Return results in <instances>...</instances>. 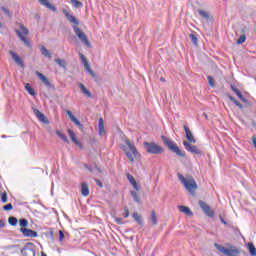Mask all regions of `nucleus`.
I'll use <instances>...</instances> for the list:
<instances>
[{
  "label": "nucleus",
  "mask_w": 256,
  "mask_h": 256,
  "mask_svg": "<svg viewBox=\"0 0 256 256\" xmlns=\"http://www.w3.org/2000/svg\"><path fill=\"white\" fill-rule=\"evenodd\" d=\"M62 13L66 17L67 21L71 23L72 29L75 35L81 41V43H83V45L91 49V42H89L87 35L85 34V32L81 31V29L78 27L79 19H77V17L73 15V12H71V10L67 8H62Z\"/></svg>",
  "instance_id": "nucleus-1"
},
{
  "label": "nucleus",
  "mask_w": 256,
  "mask_h": 256,
  "mask_svg": "<svg viewBox=\"0 0 256 256\" xmlns=\"http://www.w3.org/2000/svg\"><path fill=\"white\" fill-rule=\"evenodd\" d=\"M125 144L126 146H123V151L126 157H128L130 163H135V158L140 155L139 151H137V147L131 142V140H129V138L125 139Z\"/></svg>",
  "instance_id": "nucleus-2"
},
{
  "label": "nucleus",
  "mask_w": 256,
  "mask_h": 256,
  "mask_svg": "<svg viewBox=\"0 0 256 256\" xmlns=\"http://www.w3.org/2000/svg\"><path fill=\"white\" fill-rule=\"evenodd\" d=\"M161 139L163 141V144L169 149V151H172V153H175V155H177L178 157H185V151L181 150L179 146H177V143L171 140V138L162 135Z\"/></svg>",
  "instance_id": "nucleus-3"
},
{
  "label": "nucleus",
  "mask_w": 256,
  "mask_h": 256,
  "mask_svg": "<svg viewBox=\"0 0 256 256\" xmlns=\"http://www.w3.org/2000/svg\"><path fill=\"white\" fill-rule=\"evenodd\" d=\"M178 179L181 181L182 185H184L185 189L188 190L190 195H195V191H197V182H195V179H186L181 173H178Z\"/></svg>",
  "instance_id": "nucleus-4"
},
{
  "label": "nucleus",
  "mask_w": 256,
  "mask_h": 256,
  "mask_svg": "<svg viewBox=\"0 0 256 256\" xmlns=\"http://www.w3.org/2000/svg\"><path fill=\"white\" fill-rule=\"evenodd\" d=\"M144 149L150 154V155H161V153H165V148L159 146L155 142H144Z\"/></svg>",
  "instance_id": "nucleus-5"
},
{
  "label": "nucleus",
  "mask_w": 256,
  "mask_h": 256,
  "mask_svg": "<svg viewBox=\"0 0 256 256\" xmlns=\"http://www.w3.org/2000/svg\"><path fill=\"white\" fill-rule=\"evenodd\" d=\"M214 247L217 249V251L227 256H238L241 253V250H239V248L236 246H231L230 249H228L220 244L215 243Z\"/></svg>",
  "instance_id": "nucleus-6"
},
{
  "label": "nucleus",
  "mask_w": 256,
  "mask_h": 256,
  "mask_svg": "<svg viewBox=\"0 0 256 256\" xmlns=\"http://www.w3.org/2000/svg\"><path fill=\"white\" fill-rule=\"evenodd\" d=\"M20 30H15L16 35L19 37V39H21V41H23L24 45H26V47H31V42L24 36V35H29V29H27V27H25V25L20 24Z\"/></svg>",
  "instance_id": "nucleus-7"
},
{
  "label": "nucleus",
  "mask_w": 256,
  "mask_h": 256,
  "mask_svg": "<svg viewBox=\"0 0 256 256\" xmlns=\"http://www.w3.org/2000/svg\"><path fill=\"white\" fill-rule=\"evenodd\" d=\"M198 205L207 217H215V211H213V209H211V206L206 204L205 201L199 200Z\"/></svg>",
  "instance_id": "nucleus-8"
},
{
  "label": "nucleus",
  "mask_w": 256,
  "mask_h": 256,
  "mask_svg": "<svg viewBox=\"0 0 256 256\" xmlns=\"http://www.w3.org/2000/svg\"><path fill=\"white\" fill-rule=\"evenodd\" d=\"M21 254L23 256H35V244L28 242L26 245L21 249Z\"/></svg>",
  "instance_id": "nucleus-9"
},
{
  "label": "nucleus",
  "mask_w": 256,
  "mask_h": 256,
  "mask_svg": "<svg viewBox=\"0 0 256 256\" xmlns=\"http://www.w3.org/2000/svg\"><path fill=\"white\" fill-rule=\"evenodd\" d=\"M183 145H184L186 151H188V153H192L193 155H203V151H201V149H199V147L192 145L187 141H184Z\"/></svg>",
  "instance_id": "nucleus-10"
},
{
  "label": "nucleus",
  "mask_w": 256,
  "mask_h": 256,
  "mask_svg": "<svg viewBox=\"0 0 256 256\" xmlns=\"http://www.w3.org/2000/svg\"><path fill=\"white\" fill-rule=\"evenodd\" d=\"M35 75H37V77L40 79V81H42V83L45 85V87H47L48 89H55V85L51 84L49 79L46 78V76L43 75V73L36 71Z\"/></svg>",
  "instance_id": "nucleus-11"
},
{
  "label": "nucleus",
  "mask_w": 256,
  "mask_h": 256,
  "mask_svg": "<svg viewBox=\"0 0 256 256\" xmlns=\"http://www.w3.org/2000/svg\"><path fill=\"white\" fill-rule=\"evenodd\" d=\"M34 115L41 121V123H45V125H49V119L45 117V114L41 113L37 108L33 109Z\"/></svg>",
  "instance_id": "nucleus-12"
},
{
  "label": "nucleus",
  "mask_w": 256,
  "mask_h": 256,
  "mask_svg": "<svg viewBox=\"0 0 256 256\" xmlns=\"http://www.w3.org/2000/svg\"><path fill=\"white\" fill-rule=\"evenodd\" d=\"M20 233H22L24 237H39V234L36 231L27 228H20Z\"/></svg>",
  "instance_id": "nucleus-13"
},
{
  "label": "nucleus",
  "mask_w": 256,
  "mask_h": 256,
  "mask_svg": "<svg viewBox=\"0 0 256 256\" xmlns=\"http://www.w3.org/2000/svg\"><path fill=\"white\" fill-rule=\"evenodd\" d=\"M66 113L69 119L72 121V123H75V125L79 127V129H83V125L81 124V121H79V119H77V117L73 115V112H71V110H66Z\"/></svg>",
  "instance_id": "nucleus-14"
},
{
  "label": "nucleus",
  "mask_w": 256,
  "mask_h": 256,
  "mask_svg": "<svg viewBox=\"0 0 256 256\" xmlns=\"http://www.w3.org/2000/svg\"><path fill=\"white\" fill-rule=\"evenodd\" d=\"M184 131L186 133V139L188 141V143H197V140L195 139V137L193 136V133L191 132V130L189 129V127H187V125H184Z\"/></svg>",
  "instance_id": "nucleus-15"
},
{
  "label": "nucleus",
  "mask_w": 256,
  "mask_h": 256,
  "mask_svg": "<svg viewBox=\"0 0 256 256\" xmlns=\"http://www.w3.org/2000/svg\"><path fill=\"white\" fill-rule=\"evenodd\" d=\"M9 54L11 55L12 59L15 61L19 67H25V64L23 63V59L17 55V53L10 51Z\"/></svg>",
  "instance_id": "nucleus-16"
},
{
  "label": "nucleus",
  "mask_w": 256,
  "mask_h": 256,
  "mask_svg": "<svg viewBox=\"0 0 256 256\" xmlns=\"http://www.w3.org/2000/svg\"><path fill=\"white\" fill-rule=\"evenodd\" d=\"M39 3L47 9H50V11H53L54 13L57 11V7L53 6V4L49 2V0H39Z\"/></svg>",
  "instance_id": "nucleus-17"
},
{
  "label": "nucleus",
  "mask_w": 256,
  "mask_h": 256,
  "mask_svg": "<svg viewBox=\"0 0 256 256\" xmlns=\"http://www.w3.org/2000/svg\"><path fill=\"white\" fill-rule=\"evenodd\" d=\"M81 194L83 195V197H89V184H87L86 182H83L81 184Z\"/></svg>",
  "instance_id": "nucleus-18"
},
{
  "label": "nucleus",
  "mask_w": 256,
  "mask_h": 256,
  "mask_svg": "<svg viewBox=\"0 0 256 256\" xmlns=\"http://www.w3.org/2000/svg\"><path fill=\"white\" fill-rule=\"evenodd\" d=\"M178 209L181 213H185L188 217H193V212L187 206H178Z\"/></svg>",
  "instance_id": "nucleus-19"
},
{
  "label": "nucleus",
  "mask_w": 256,
  "mask_h": 256,
  "mask_svg": "<svg viewBox=\"0 0 256 256\" xmlns=\"http://www.w3.org/2000/svg\"><path fill=\"white\" fill-rule=\"evenodd\" d=\"M232 91L237 95V97L242 101L243 103H247L246 98L243 97V94L239 89H237L235 86H232Z\"/></svg>",
  "instance_id": "nucleus-20"
},
{
  "label": "nucleus",
  "mask_w": 256,
  "mask_h": 256,
  "mask_svg": "<svg viewBox=\"0 0 256 256\" xmlns=\"http://www.w3.org/2000/svg\"><path fill=\"white\" fill-rule=\"evenodd\" d=\"M78 87L82 91L83 95H86V97H92L91 91H89V89H87L83 83H79Z\"/></svg>",
  "instance_id": "nucleus-21"
},
{
  "label": "nucleus",
  "mask_w": 256,
  "mask_h": 256,
  "mask_svg": "<svg viewBox=\"0 0 256 256\" xmlns=\"http://www.w3.org/2000/svg\"><path fill=\"white\" fill-rule=\"evenodd\" d=\"M40 52H41V55H43L44 57L51 59L52 54H51V52L48 51V49L45 46L40 47Z\"/></svg>",
  "instance_id": "nucleus-22"
},
{
  "label": "nucleus",
  "mask_w": 256,
  "mask_h": 256,
  "mask_svg": "<svg viewBox=\"0 0 256 256\" xmlns=\"http://www.w3.org/2000/svg\"><path fill=\"white\" fill-rule=\"evenodd\" d=\"M98 128H99V135H103L105 133V122L103 121V118L99 119Z\"/></svg>",
  "instance_id": "nucleus-23"
},
{
  "label": "nucleus",
  "mask_w": 256,
  "mask_h": 256,
  "mask_svg": "<svg viewBox=\"0 0 256 256\" xmlns=\"http://www.w3.org/2000/svg\"><path fill=\"white\" fill-rule=\"evenodd\" d=\"M71 5H73V7L75 9H81L83 8V2L79 1V0H70Z\"/></svg>",
  "instance_id": "nucleus-24"
},
{
  "label": "nucleus",
  "mask_w": 256,
  "mask_h": 256,
  "mask_svg": "<svg viewBox=\"0 0 256 256\" xmlns=\"http://www.w3.org/2000/svg\"><path fill=\"white\" fill-rule=\"evenodd\" d=\"M54 61L57 63V65H59V67H62V69L67 67V62L61 58H56Z\"/></svg>",
  "instance_id": "nucleus-25"
},
{
  "label": "nucleus",
  "mask_w": 256,
  "mask_h": 256,
  "mask_svg": "<svg viewBox=\"0 0 256 256\" xmlns=\"http://www.w3.org/2000/svg\"><path fill=\"white\" fill-rule=\"evenodd\" d=\"M132 217L138 223V225H143V218H141L137 212H134Z\"/></svg>",
  "instance_id": "nucleus-26"
},
{
  "label": "nucleus",
  "mask_w": 256,
  "mask_h": 256,
  "mask_svg": "<svg viewBox=\"0 0 256 256\" xmlns=\"http://www.w3.org/2000/svg\"><path fill=\"white\" fill-rule=\"evenodd\" d=\"M228 99H230V101H232V103H234V105H236V107H239V109H243V104H241V102H239L237 99H235V97L228 96Z\"/></svg>",
  "instance_id": "nucleus-27"
},
{
  "label": "nucleus",
  "mask_w": 256,
  "mask_h": 256,
  "mask_svg": "<svg viewBox=\"0 0 256 256\" xmlns=\"http://www.w3.org/2000/svg\"><path fill=\"white\" fill-rule=\"evenodd\" d=\"M248 250L251 256H256V248L253 243L251 242L248 243Z\"/></svg>",
  "instance_id": "nucleus-28"
},
{
  "label": "nucleus",
  "mask_w": 256,
  "mask_h": 256,
  "mask_svg": "<svg viewBox=\"0 0 256 256\" xmlns=\"http://www.w3.org/2000/svg\"><path fill=\"white\" fill-rule=\"evenodd\" d=\"M56 135H58V137H60V139H62V141H64V143L69 144V138H67V135L61 133V131H59V130L56 131Z\"/></svg>",
  "instance_id": "nucleus-29"
},
{
  "label": "nucleus",
  "mask_w": 256,
  "mask_h": 256,
  "mask_svg": "<svg viewBox=\"0 0 256 256\" xmlns=\"http://www.w3.org/2000/svg\"><path fill=\"white\" fill-rule=\"evenodd\" d=\"M131 197L135 201V203L141 204V198H139V194L136 191H131Z\"/></svg>",
  "instance_id": "nucleus-30"
},
{
  "label": "nucleus",
  "mask_w": 256,
  "mask_h": 256,
  "mask_svg": "<svg viewBox=\"0 0 256 256\" xmlns=\"http://www.w3.org/2000/svg\"><path fill=\"white\" fill-rule=\"evenodd\" d=\"M198 13L201 17H203V19H206V21H209V12L200 9L198 10Z\"/></svg>",
  "instance_id": "nucleus-31"
},
{
  "label": "nucleus",
  "mask_w": 256,
  "mask_h": 256,
  "mask_svg": "<svg viewBox=\"0 0 256 256\" xmlns=\"http://www.w3.org/2000/svg\"><path fill=\"white\" fill-rule=\"evenodd\" d=\"M86 71H88L89 75L92 77V79H97V74L91 69V65L86 66Z\"/></svg>",
  "instance_id": "nucleus-32"
},
{
  "label": "nucleus",
  "mask_w": 256,
  "mask_h": 256,
  "mask_svg": "<svg viewBox=\"0 0 256 256\" xmlns=\"http://www.w3.org/2000/svg\"><path fill=\"white\" fill-rule=\"evenodd\" d=\"M245 41H247V36H245V34H242L238 40H237V45H243V43H245Z\"/></svg>",
  "instance_id": "nucleus-33"
},
{
  "label": "nucleus",
  "mask_w": 256,
  "mask_h": 256,
  "mask_svg": "<svg viewBox=\"0 0 256 256\" xmlns=\"http://www.w3.org/2000/svg\"><path fill=\"white\" fill-rule=\"evenodd\" d=\"M25 89L29 95L35 96V90L31 87V84H26Z\"/></svg>",
  "instance_id": "nucleus-34"
},
{
  "label": "nucleus",
  "mask_w": 256,
  "mask_h": 256,
  "mask_svg": "<svg viewBox=\"0 0 256 256\" xmlns=\"http://www.w3.org/2000/svg\"><path fill=\"white\" fill-rule=\"evenodd\" d=\"M8 223H9V225H11L12 227H15V225H17V223H18V220H17L16 217L11 216V217L8 219Z\"/></svg>",
  "instance_id": "nucleus-35"
},
{
  "label": "nucleus",
  "mask_w": 256,
  "mask_h": 256,
  "mask_svg": "<svg viewBox=\"0 0 256 256\" xmlns=\"http://www.w3.org/2000/svg\"><path fill=\"white\" fill-rule=\"evenodd\" d=\"M151 223L152 225H157L158 221H157V213H155V211H152L151 214Z\"/></svg>",
  "instance_id": "nucleus-36"
},
{
  "label": "nucleus",
  "mask_w": 256,
  "mask_h": 256,
  "mask_svg": "<svg viewBox=\"0 0 256 256\" xmlns=\"http://www.w3.org/2000/svg\"><path fill=\"white\" fill-rule=\"evenodd\" d=\"M21 229H25L29 225V221L25 218L20 219L19 221Z\"/></svg>",
  "instance_id": "nucleus-37"
},
{
  "label": "nucleus",
  "mask_w": 256,
  "mask_h": 256,
  "mask_svg": "<svg viewBox=\"0 0 256 256\" xmlns=\"http://www.w3.org/2000/svg\"><path fill=\"white\" fill-rule=\"evenodd\" d=\"M68 135L70 136L73 143H75L77 141V136L75 135V132H73V130L69 129L68 130Z\"/></svg>",
  "instance_id": "nucleus-38"
},
{
  "label": "nucleus",
  "mask_w": 256,
  "mask_h": 256,
  "mask_svg": "<svg viewBox=\"0 0 256 256\" xmlns=\"http://www.w3.org/2000/svg\"><path fill=\"white\" fill-rule=\"evenodd\" d=\"M80 59H81V61H82V63H83V65H84L85 68L89 66V61L87 60V58L85 57V55L80 54Z\"/></svg>",
  "instance_id": "nucleus-39"
},
{
  "label": "nucleus",
  "mask_w": 256,
  "mask_h": 256,
  "mask_svg": "<svg viewBox=\"0 0 256 256\" xmlns=\"http://www.w3.org/2000/svg\"><path fill=\"white\" fill-rule=\"evenodd\" d=\"M207 79H208V83H209L210 87H216L215 79L212 78V76H207Z\"/></svg>",
  "instance_id": "nucleus-40"
},
{
  "label": "nucleus",
  "mask_w": 256,
  "mask_h": 256,
  "mask_svg": "<svg viewBox=\"0 0 256 256\" xmlns=\"http://www.w3.org/2000/svg\"><path fill=\"white\" fill-rule=\"evenodd\" d=\"M189 37H190L192 43H193L194 45H197V43H198V41H199V39L197 38V36H195V34H190Z\"/></svg>",
  "instance_id": "nucleus-41"
},
{
  "label": "nucleus",
  "mask_w": 256,
  "mask_h": 256,
  "mask_svg": "<svg viewBox=\"0 0 256 256\" xmlns=\"http://www.w3.org/2000/svg\"><path fill=\"white\" fill-rule=\"evenodd\" d=\"M7 199H8V197H7V192H3L2 194H1V201H2V203H7Z\"/></svg>",
  "instance_id": "nucleus-42"
},
{
  "label": "nucleus",
  "mask_w": 256,
  "mask_h": 256,
  "mask_svg": "<svg viewBox=\"0 0 256 256\" xmlns=\"http://www.w3.org/2000/svg\"><path fill=\"white\" fill-rule=\"evenodd\" d=\"M4 211H11L13 209V204L9 203L3 206Z\"/></svg>",
  "instance_id": "nucleus-43"
},
{
  "label": "nucleus",
  "mask_w": 256,
  "mask_h": 256,
  "mask_svg": "<svg viewBox=\"0 0 256 256\" xmlns=\"http://www.w3.org/2000/svg\"><path fill=\"white\" fill-rule=\"evenodd\" d=\"M131 185H132V187H134V189H136V191H139V189H141V188L139 187V185L137 184V181H136V180H134L133 182H131Z\"/></svg>",
  "instance_id": "nucleus-44"
},
{
  "label": "nucleus",
  "mask_w": 256,
  "mask_h": 256,
  "mask_svg": "<svg viewBox=\"0 0 256 256\" xmlns=\"http://www.w3.org/2000/svg\"><path fill=\"white\" fill-rule=\"evenodd\" d=\"M123 217L124 219H127V217H129V208L127 207L124 208Z\"/></svg>",
  "instance_id": "nucleus-45"
},
{
  "label": "nucleus",
  "mask_w": 256,
  "mask_h": 256,
  "mask_svg": "<svg viewBox=\"0 0 256 256\" xmlns=\"http://www.w3.org/2000/svg\"><path fill=\"white\" fill-rule=\"evenodd\" d=\"M127 179L129 181V183H133L135 181V177H133V175H131V174H127Z\"/></svg>",
  "instance_id": "nucleus-46"
},
{
  "label": "nucleus",
  "mask_w": 256,
  "mask_h": 256,
  "mask_svg": "<svg viewBox=\"0 0 256 256\" xmlns=\"http://www.w3.org/2000/svg\"><path fill=\"white\" fill-rule=\"evenodd\" d=\"M63 239H65V233H63V231H59V241H63Z\"/></svg>",
  "instance_id": "nucleus-47"
},
{
  "label": "nucleus",
  "mask_w": 256,
  "mask_h": 256,
  "mask_svg": "<svg viewBox=\"0 0 256 256\" xmlns=\"http://www.w3.org/2000/svg\"><path fill=\"white\" fill-rule=\"evenodd\" d=\"M1 11H3V13H5V15H7L9 17V15H10L9 9H7L5 7H1Z\"/></svg>",
  "instance_id": "nucleus-48"
},
{
  "label": "nucleus",
  "mask_w": 256,
  "mask_h": 256,
  "mask_svg": "<svg viewBox=\"0 0 256 256\" xmlns=\"http://www.w3.org/2000/svg\"><path fill=\"white\" fill-rule=\"evenodd\" d=\"M74 143L79 149H83V144L79 140H76Z\"/></svg>",
  "instance_id": "nucleus-49"
},
{
  "label": "nucleus",
  "mask_w": 256,
  "mask_h": 256,
  "mask_svg": "<svg viewBox=\"0 0 256 256\" xmlns=\"http://www.w3.org/2000/svg\"><path fill=\"white\" fill-rule=\"evenodd\" d=\"M115 223H117L118 225H121L123 223V219L116 217L115 218Z\"/></svg>",
  "instance_id": "nucleus-50"
},
{
  "label": "nucleus",
  "mask_w": 256,
  "mask_h": 256,
  "mask_svg": "<svg viewBox=\"0 0 256 256\" xmlns=\"http://www.w3.org/2000/svg\"><path fill=\"white\" fill-rule=\"evenodd\" d=\"M84 167L90 171V173H93V167L89 166L88 164H84Z\"/></svg>",
  "instance_id": "nucleus-51"
},
{
  "label": "nucleus",
  "mask_w": 256,
  "mask_h": 256,
  "mask_svg": "<svg viewBox=\"0 0 256 256\" xmlns=\"http://www.w3.org/2000/svg\"><path fill=\"white\" fill-rule=\"evenodd\" d=\"M219 219L221 221V223H223V225H227V221H225V219H223V216H219Z\"/></svg>",
  "instance_id": "nucleus-52"
},
{
  "label": "nucleus",
  "mask_w": 256,
  "mask_h": 256,
  "mask_svg": "<svg viewBox=\"0 0 256 256\" xmlns=\"http://www.w3.org/2000/svg\"><path fill=\"white\" fill-rule=\"evenodd\" d=\"M95 181H96V185H98V187H103V183H101L99 181V179H95Z\"/></svg>",
  "instance_id": "nucleus-53"
},
{
  "label": "nucleus",
  "mask_w": 256,
  "mask_h": 256,
  "mask_svg": "<svg viewBox=\"0 0 256 256\" xmlns=\"http://www.w3.org/2000/svg\"><path fill=\"white\" fill-rule=\"evenodd\" d=\"M252 142H253V145H254V147H255V149H256V136H253V137H252Z\"/></svg>",
  "instance_id": "nucleus-54"
},
{
  "label": "nucleus",
  "mask_w": 256,
  "mask_h": 256,
  "mask_svg": "<svg viewBox=\"0 0 256 256\" xmlns=\"http://www.w3.org/2000/svg\"><path fill=\"white\" fill-rule=\"evenodd\" d=\"M5 227V223L3 222V220H0V229Z\"/></svg>",
  "instance_id": "nucleus-55"
},
{
  "label": "nucleus",
  "mask_w": 256,
  "mask_h": 256,
  "mask_svg": "<svg viewBox=\"0 0 256 256\" xmlns=\"http://www.w3.org/2000/svg\"><path fill=\"white\" fill-rule=\"evenodd\" d=\"M160 81H161L162 83H165V79H164L163 77L160 78Z\"/></svg>",
  "instance_id": "nucleus-56"
},
{
  "label": "nucleus",
  "mask_w": 256,
  "mask_h": 256,
  "mask_svg": "<svg viewBox=\"0 0 256 256\" xmlns=\"http://www.w3.org/2000/svg\"><path fill=\"white\" fill-rule=\"evenodd\" d=\"M7 138V136L6 135H2V139H6Z\"/></svg>",
  "instance_id": "nucleus-57"
},
{
  "label": "nucleus",
  "mask_w": 256,
  "mask_h": 256,
  "mask_svg": "<svg viewBox=\"0 0 256 256\" xmlns=\"http://www.w3.org/2000/svg\"><path fill=\"white\" fill-rule=\"evenodd\" d=\"M42 256H47V254H45V253L42 252Z\"/></svg>",
  "instance_id": "nucleus-58"
},
{
  "label": "nucleus",
  "mask_w": 256,
  "mask_h": 256,
  "mask_svg": "<svg viewBox=\"0 0 256 256\" xmlns=\"http://www.w3.org/2000/svg\"><path fill=\"white\" fill-rule=\"evenodd\" d=\"M0 27H3V24H1V22H0Z\"/></svg>",
  "instance_id": "nucleus-59"
},
{
  "label": "nucleus",
  "mask_w": 256,
  "mask_h": 256,
  "mask_svg": "<svg viewBox=\"0 0 256 256\" xmlns=\"http://www.w3.org/2000/svg\"><path fill=\"white\" fill-rule=\"evenodd\" d=\"M205 118L207 119V114H205Z\"/></svg>",
  "instance_id": "nucleus-60"
}]
</instances>
